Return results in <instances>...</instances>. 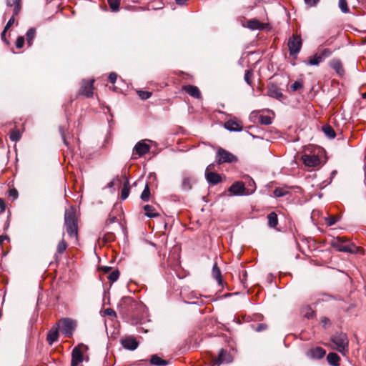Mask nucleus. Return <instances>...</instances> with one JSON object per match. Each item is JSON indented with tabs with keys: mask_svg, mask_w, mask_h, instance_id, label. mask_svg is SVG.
<instances>
[{
	"mask_svg": "<svg viewBox=\"0 0 366 366\" xmlns=\"http://www.w3.org/2000/svg\"><path fill=\"white\" fill-rule=\"evenodd\" d=\"M94 79L83 80L81 82V86L79 90V94L84 95L86 97H90L93 94L94 90Z\"/></svg>",
	"mask_w": 366,
	"mask_h": 366,
	"instance_id": "obj_10",
	"label": "nucleus"
},
{
	"mask_svg": "<svg viewBox=\"0 0 366 366\" xmlns=\"http://www.w3.org/2000/svg\"><path fill=\"white\" fill-rule=\"evenodd\" d=\"M303 163L310 167H317L320 164V159L315 154H304L302 156Z\"/></svg>",
	"mask_w": 366,
	"mask_h": 366,
	"instance_id": "obj_12",
	"label": "nucleus"
},
{
	"mask_svg": "<svg viewBox=\"0 0 366 366\" xmlns=\"http://www.w3.org/2000/svg\"><path fill=\"white\" fill-rule=\"evenodd\" d=\"M195 183V179L189 176H184L182 182V189L184 191H189L192 188V184Z\"/></svg>",
	"mask_w": 366,
	"mask_h": 366,
	"instance_id": "obj_20",
	"label": "nucleus"
},
{
	"mask_svg": "<svg viewBox=\"0 0 366 366\" xmlns=\"http://www.w3.org/2000/svg\"><path fill=\"white\" fill-rule=\"evenodd\" d=\"M324 134L330 139H334L336 136L334 129L330 125H324L322 127Z\"/></svg>",
	"mask_w": 366,
	"mask_h": 366,
	"instance_id": "obj_31",
	"label": "nucleus"
},
{
	"mask_svg": "<svg viewBox=\"0 0 366 366\" xmlns=\"http://www.w3.org/2000/svg\"><path fill=\"white\" fill-rule=\"evenodd\" d=\"M107 1L112 11H117L119 10L120 0H107Z\"/></svg>",
	"mask_w": 366,
	"mask_h": 366,
	"instance_id": "obj_36",
	"label": "nucleus"
},
{
	"mask_svg": "<svg viewBox=\"0 0 366 366\" xmlns=\"http://www.w3.org/2000/svg\"><path fill=\"white\" fill-rule=\"evenodd\" d=\"M205 177L207 181L212 185L217 184L222 182L221 176L215 172L206 171Z\"/></svg>",
	"mask_w": 366,
	"mask_h": 366,
	"instance_id": "obj_17",
	"label": "nucleus"
},
{
	"mask_svg": "<svg viewBox=\"0 0 366 366\" xmlns=\"http://www.w3.org/2000/svg\"><path fill=\"white\" fill-rule=\"evenodd\" d=\"M36 36V29L34 28H31L28 30L26 34V41L28 45L30 46L32 44V41Z\"/></svg>",
	"mask_w": 366,
	"mask_h": 366,
	"instance_id": "obj_32",
	"label": "nucleus"
},
{
	"mask_svg": "<svg viewBox=\"0 0 366 366\" xmlns=\"http://www.w3.org/2000/svg\"><path fill=\"white\" fill-rule=\"evenodd\" d=\"M287 46L290 54L297 58L302 46V40L300 35L292 34L288 39Z\"/></svg>",
	"mask_w": 366,
	"mask_h": 366,
	"instance_id": "obj_4",
	"label": "nucleus"
},
{
	"mask_svg": "<svg viewBox=\"0 0 366 366\" xmlns=\"http://www.w3.org/2000/svg\"><path fill=\"white\" fill-rule=\"evenodd\" d=\"M325 350L320 347L311 348L306 352L307 357L312 360L322 359L325 357Z\"/></svg>",
	"mask_w": 366,
	"mask_h": 366,
	"instance_id": "obj_11",
	"label": "nucleus"
},
{
	"mask_svg": "<svg viewBox=\"0 0 366 366\" xmlns=\"http://www.w3.org/2000/svg\"><path fill=\"white\" fill-rule=\"evenodd\" d=\"M288 192L283 188H276L274 190V195L277 197H281L285 196Z\"/></svg>",
	"mask_w": 366,
	"mask_h": 366,
	"instance_id": "obj_42",
	"label": "nucleus"
},
{
	"mask_svg": "<svg viewBox=\"0 0 366 366\" xmlns=\"http://www.w3.org/2000/svg\"><path fill=\"white\" fill-rule=\"evenodd\" d=\"M362 97L366 99V92L362 94Z\"/></svg>",
	"mask_w": 366,
	"mask_h": 366,
	"instance_id": "obj_63",
	"label": "nucleus"
},
{
	"mask_svg": "<svg viewBox=\"0 0 366 366\" xmlns=\"http://www.w3.org/2000/svg\"><path fill=\"white\" fill-rule=\"evenodd\" d=\"M317 54L318 56L321 57V60L323 61L325 58L331 56L332 51L330 49H324L321 52Z\"/></svg>",
	"mask_w": 366,
	"mask_h": 366,
	"instance_id": "obj_41",
	"label": "nucleus"
},
{
	"mask_svg": "<svg viewBox=\"0 0 366 366\" xmlns=\"http://www.w3.org/2000/svg\"><path fill=\"white\" fill-rule=\"evenodd\" d=\"M212 274L214 279H215L218 284L221 285L222 284V274L219 268L217 263H214L212 267Z\"/></svg>",
	"mask_w": 366,
	"mask_h": 366,
	"instance_id": "obj_23",
	"label": "nucleus"
},
{
	"mask_svg": "<svg viewBox=\"0 0 366 366\" xmlns=\"http://www.w3.org/2000/svg\"><path fill=\"white\" fill-rule=\"evenodd\" d=\"M330 66L337 72L340 76H342L345 74L342 64L339 59H334L331 60L330 62Z\"/></svg>",
	"mask_w": 366,
	"mask_h": 366,
	"instance_id": "obj_18",
	"label": "nucleus"
},
{
	"mask_svg": "<svg viewBox=\"0 0 366 366\" xmlns=\"http://www.w3.org/2000/svg\"><path fill=\"white\" fill-rule=\"evenodd\" d=\"M233 357L232 355L227 350L222 349L217 357H215L212 361V366H219L221 364H228L232 362Z\"/></svg>",
	"mask_w": 366,
	"mask_h": 366,
	"instance_id": "obj_8",
	"label": "nucleus"
},
{
	"mask_svg": "<svg viewBox=\"0 0 366 366\" xmlns=\"http://www.w3.org/2000/svg\"><path fill=\"white\" fill-rule=\"evenodd\" d=\"M224 127L230 132H240L242 130V126L234 120H229L224 123Z\"/></svg>",
	"mask_w": 366,
	"mask_h": 366,
	"instance_id": "obj_19",
	"label": "nucleus"
},
{
	"mask_svg": "<svg viewBox=\"0 0 366 366\" xmlns=\"http://www.w3.org/2000/svg\"><path fill=\"white\" fill-rule=\"evenodd\" d=\"M150 363L153 365L157 366H165L168 365V362L162 359L157 355H154L151 357Z\"/></svg>",
	"mask_w": 366,
	"mask_h": 366,
	"instance_id": "obj_25",
	"label": "nucleus"
},
{
	"mask_svg": "<svg viewBox=\"0 0 366 366\" xmlns=\"http://www.w3.org/2000/svg\"><path fill=\"white\" fill-rule=\"evenodd\" d=\"M14 14H13V16L9 19V20L8 21L6 25L5 26L4 29L5 30H9V28L13 25V24L14 23Z\"/></svg>",
	"mask_w": 366,
	"mask_h": 366,
	"instance_id": "obj_50",
	"label": "nucleus"
},
{
	"mask_svg": "<svg viewBox=\"0 0 366 366\" xmlns=\"http://www.w3.org/2000/svg\"><path fill=\"white\" fill-rule=\"evenodd\" d=\"M250 182L252 183L253 185H254V182L252 179H251Z\"/></svg>",
	"mask_w": 366,
	"mask_h": 366,
	"instance_id": "obj_64",
	"label": "nucleus"
},
{
	"mask_svg": "<svg viewBox=\"0 0 366 366\" xmlns=\"http://www.w3.org/2000/svg\"><path fill=\"white\" fill-rule=\"evenodd\" d=\"M268 225L270 227H275L278 224L277 215L275 212H272L267 215Z\"/></svg>",
	"mask_w": 366,
	"mask_h": 366,
	"instance_id": "obj_28",
	"label": "nucleus"
},
{
	"mask_svg": "<svg viewBox=\"0 0 366 366\" xmlns=\"http://www.w3.org/2000/svg\"><path fill=\"white\" fill-rule=\"evenodd\" d=\"M4 240H9V237L7 235H1L0 236V245L3 243Z\"/></svg>",
	"mask_w": 366,
	"mask_h": 366,
	"instance_id": "obj_59",
	"label": "nucleus"
},
{
	"mask_svg": "<svg viewBox=\"0 0 366 366\" xmlns=\"http://www.w3.org/2000/svg\"><path fill=\"white\" fill-rule=\"evenodd\" d=\"M104 313L108 316H116L115 311L112 308H107L104 310Z\"/></svg>",
	"mask_w": 366,
	"mask_h": 366,
	"instance_id": "obj_53",
	"label": "nucleus"
},
{
	"mask_svg": "<svg viewBox=\"0 0 366 366\" xmlns=\"http://www.w3.org/2000/svg\"><path fill=\"white\" fill-rule=\"evenodd\" d=\"M313 315H314V312H311V313H310V314H307V315H306V316H307V318H311V317H313Z\"/></svg>",
	"mask_w": 366,
	"mask_h": 366,
	"instance_id": "obj_60",
	"label": "nucleus"
},
{
	"mask_svg": "<svg viewBox=\"0 0 366 366\" xmlns=\"http://www.w3.org/2000/svg\"><path fill=\"white\" fill-rule=\"evenodd\" d=\"M21 132L19 129H14L11 130L9 138L12 142H18L21 139Z\"/></svg>",
	"mask_w": 366,
	"mask_h": 366,
	"instance_id": "obj_33",
	"label": "nucleus"
},
{
	"mask_svg": "<svg viewBox=\"0 0 366 366\" xmlns=\"http://www.w3.org/2000/svg\"><path fill=\"white\" fill-rule=\"evenodd\" d=\"M5 203L4 201L0 198V213H2L5 211Z\"/></svg>",
	"mask_w": 366,
	"mask_h": 366,
	"instance_id": "obj_56",
	"label": "nucleus"
},
{
	"mask_svg": "<svg viewBox=\"0 0 366 366\" xmlns=\"http://www.w3.org/2000/svg\"><path fill=\"white\" fill-rule=\"evenodd\" d=\"M253 76V72L251 69H247L245 71L244 74V81L249 84V86H252V78Z\"/></svg>",
	"mask_w": 366,
	"mask_h": 366,
	"instance_id": "obj_38",
	"label": "nucleus"
},
{
	"mask_svg": "<svg viewBox=\"0 0 366 366\" xmlns=\"http://www.w3.org/2000/svg\"><path fill=\"white\" fill-rule=\"evenodd\" d=\"M59 327L55 325L49 331L46 337V340L49 345H51L54 342H56L59 338Z\"/></svg>",
	"mask_w": 366,
	"mask_h": 366,
	"instance_id": "obj_15",
	"label": "nucleus"
},
{
	"mask_svg": "<svg viewBox=\"0 0 366 366\" xmlns=\"http://www.w3.org/2000/svg\"><path fill=\"white\" fill-rule=\"evenodd\" d=\"M237 161V158L231 152L227 150L219 148L217 150V162L219 164L223 163H232L236 162Z\"/></svg>",
	"mask_w": 366,
	"mask_h": 366,
	"instance_id": "obj_7",
	"label": "nucleus"
},
{
	"mask_svg": "<svg viewBox=\"0 0 366 366\" xmlns=\"http://www.w3.org/2000/svg\"><path fill=\"white\" fill-rule=\"evenodd\" d=\"M337 238H340L342 242L345 244H348V243H352L349 239H347V237H337Z\"/></svg>",
	"mask_w": 366,
	"mask_h": 366,
	"instance_id": "obj_57",
	"label": "nucleus"
},
{
	"mask_svg": "<svg viewBox=\"0 0 366 366\" xmlns=\"http://www.w3.org/2000/svg\"><path fill=\"white\" fill-rule=\"evenodd\" d=\"M302 87V83L299 81H295L293 84H291L290 89L292 91L295 92Z\"/></svg>",
	"mask_w": 366,
	"mask_h": 366,
	"instance_id": "obj_43",
	"label": "nucleus"
},
{
	"mask_svg": "<svg viewBox=\"0 0 366 366\" xmlns=\"http://www.w3.org/2000/svg\"><path fill=\"white\" fill-rule=\"evenodd\" d=\"M328 363L332 366H339L340 357L335 352H330L327 356Z\"/></svg>",
	"mask_w": 366,
	"mask_h": 366,
	"instance_id": "obj_24",
	"label": "nucleus"
},
{
	"mask_svg": "<svg viewBox=\"0 0 366 366\" xmlns=\"http://www.w3.org/2000/svg\"><path fill=\"white\" fill-rule=\"evenodd\" d=\"M21 0H7L6 4L8 6H14V14L17 15L21 9Z\"/></svg>",
	"mask_w": 366,
	"mask_h": 366,
	"instance_id": "obj_27",
	"label": "nucleus"
},
{
	"mask_svg": "<svg viewBox=\"0 0 366 366\" xmlns=\"http://www.w3.org/2000/svg\"><path fill=\"white\" fill-rule=\"evenodd\" d=\"M320 323L322 325V327L325 328L327 327L328 326H330L331 325V322H330V319H328L326 317H321Z\"/></svg>",
	"mask_w": 366,
	"mask_h": 366,
	"instance_id": "obj_46",
	"label": "nucleus"
},
{
	"mask_svg": "<svg viewBox=\"0 0 366 366\" xmlns=\"http://www.w3.org/2000/svg\"><path fill=\"white\" fill-rule=\"evenodd\" d=\"M88 349V346L82 343L75 347L71 352V366H79L84 361V353L87 352Z\"/></svg>",
	"mask_w": 366,
	"mask_h": 366,
	"instance_id": "obj_6",
	"label": "nucleus"
},
{
	"mask_svg": "<svg viewBox=\"0 0 366 366\" xmlns=\"http://www.w3.org/2000/svg\"><path fill=\"white\" fill-rule=\"evenodd\" d=\"M339 7L343 13H348L350 11L346 0H339Z\"/></svg>",
	"mask_w": 366,
	"mask_h": 366,
	"instance_id": "obj_40",
	"label": "nucleus"
},
{
	"mask_svg": "<svg viewBox=\"0 0 366 366\" xmlns=\"http://www.w3.org/2000/svg\"><path fill=\"white\" fill-rule=\"evenodd\" d=\"M259 122L261 124L269 125L272 124V119L269 116L261 115L259 117Z\"/></svg>",
	"mask_w": 366,
	"mask_h": 366,
	"instance_id": "obj_37",
	"label": "nucleus"
},
{
	"mask_svg": "<svg viewBox=\"0 0 366 366\" xmlns=\"http://www.w3.org/2000/svg\"><path fill=\"white\" fill-rule=\"evenodd\" d=\"M150 197V189L149 187V185L147 184L142 194H141V199L144 202H148Z\"/></svg>",
	"mask_w": 366,
	"mask_h": 366,
	"instance_id": "obj_35",
	"label": "nucleus"
},
{
	"mask_svg": "<svg viewBox=\"0 0 366 366\" xmlns=\"http://www.w3.org/2000/svg\"><path fill=\"white\" fill-rule=\"evenodd\" d=\"M138 94L139 97L144 100L149 99L152 95V93L147 91H139Z\"/></svg>",
	"mask_w": 366,
	"mask_h": 366,
	"instance_id": "obj_45",
	"label": "nucleus"
},
{
	"mask_svg": "<svg viewBox=\"0 0 366 366\" xmlns=\"http://www.w3.org/2000/svg\"><path fill=\"white\" fill-rule=\"evenodd\" d=\"M129 190H130V185H129V182L128 180H126L124 183V186H123V188L122 189V191H121V199L122 200H125L129 194Z\"/></svg>",
	"mask_w": 366,
	"mask_h": 366,
	"instance_id": "obj_30",
	"label": "nucleus"
},
{
	"mask_svg": "<svg viewBox=\"0 0 366 366\" xmlns=\"http://www.w3.org/2000/svg\"><path fill=\"white\" fill-rule=\"evenodd\" d=\"M182 89L187 92L191 97L200 99L201 98V92L199 88L194 85H185L183 86Z\"/></svg>",
	"mask_w": 366,
	"mask_h": 366,
	"instance_id": "obj_16",
	"label": "nucleus"
},
{
	"mask_svg": "<svg viewBox=\"0 0 366 366\" xmlns=\"http://www.w3.org/2000/svg\"><path fill=\"white\" fill-rule=\"evenodd\" d=\"M122 345L124 348L134 350L138 347V342L132 337H127L122 341Z\"/></svg>",
	"mask_w": 366,
	"mask_h": 366,
	"instance_id": "obj_21",
	"label": "nucleus"
},
{
	"mask_svg": "<svg viewBox=\"0 0 366 366\" xmlns=\"http://www.w3.org/2000/svg\"><path fill=\"white\" fill-rule=\"evenodd\" d=\"M265 328H266V326L264 324H259L256 330L259 332V331H262Z\"/></svg>",
	"mask_w": 366,
	"mask_h": 366,
	"instance_id": "obj_58",
	"label": "nucleus"
},
{
	"mask_svg": "<svg viewBox=\"0 0 366 366\" xmlns=\"http://www.w3.org/2000/svg\"><path fill=\"white\" fill-rule=\"evenodd\" d=\"M59 132L61 133V138L63 139V142H64V144L68 147L69 146V142H67L66 139V137H65V129L63 127H59Z\"/></svg>",
	"mask_w": 366,
	"mask_h": 366,
	"instance_id": "obj_48",
	"label": "nucleus"
},
{
	"mask_svg": "<svg viewBox=\"0 0 366 366\" xmlns=\"http://www.w3.org/2000/svg\"><path fill=\"white\" fill-rule=\"evenodd\" d=\"M100 269L106 274L109 273L112 270V267L109 266H102Z\"/></svg>",
	"mask_w": 366,
	"mask_h": 366,
	"instance_id": "obj_54",
	"label": "nucleus"
},
{
	"mask_svg": "<svg viewBox=\"0 0 366 366\" xmlns=\"http://www.w3.org/2000/svg\"><path fill=\"white\" fill-rule=\"evenodd\" d=\"M228 191L234 195L240 196L244 194H248L252 193L254 191V188L252 189L250 192L244 193L245 187L244 183L242 182H236L229 187Z\"/></svg>",
	"mask_w": 366,
	"mask_h": 366,
	"instance_id": "obj_9",
	"label": "nucleus"
},
{
	"mask_svg": "<svg viewBox=\"0 0 366 366\" xmlns=\"http://www.w3.org/2000/svg\"><path fill=\"white\" fill-rule=\"evenodd\" d=\"M119 277V272L118 269H114L111 272L107 278L112 282L117 281Z\"/></svg>",
	"mask_w": 366,
	"mask_h": 366,
	"instance_id": "obj_39",
	"label": "nucleus"
},
{
	"mask_svg": "<svg viewBox=\"0 0 366 366\" xmlns=\"http://www.w3.org/2000/svg\"><path fill=\"white\" fill-rule=\"evenodd\" d=\"M331 341L335 345V349L342 355L348 352L349 340L344 332H337L331 337Z\"/></svg>",
	"mask_w": 366,
	"mask_h": 366,
	"instance_id": "obj_2",
	"label": "nucleus"
},
{
	"mask_svg": "<svg viewBox=\"0 0 366 366\" xmlns=\"http://www.w3.org/2000/svg\"><path fill=\"white\" fill-rule=\"evenodd\" d=\"M56 325L64 337H71L76 327V322L66 317L59 320Z\"/></svg>",
	"mask_w": 366,
	"mask_h": 366,
	"instance_id": "obj_3",
	"label": "nucleus"
},
{
	"mask_svg": "<svg viewBox=\"0 0 366 366\" xmlns=\"http://www.w3.org/2000/svg\"><path fill=\"white\" fill-rule=\"evenodd\" d=\"M333 248L339 252H349L352 254L357 253L360 247H356L353 243L345 244L340 238H335L331 242Z\"/></svg>",
	"mask_w": 366,
	"mask_h": 366,
	"instance_id": "obj_5",
	"label": "nucleus"
},
{
	"mask_svg": "<svg viewBox=\"0 0 366 366\" xmlns=\"http://www.w3.org/2000/svg\"><path fill=\"white\" fill-rule=\"evenodd\" d=\"M64 227L66 232L70 238L77 239L78 224L76 209L74 207H70L65 210L64 213Z\"/></svg>",
	"mask_w": 366,
	"mask_h": 366,
	"instance_id": "obj_1",
	"label": "nucleus"
},
{
	"mask_svg": "<svg viewBox=\"0 0 366 366\" xmlns=\"http://www.w3.org/2000/svg\"><path fill=\"white\" fill-rule=\"evenodd\" d=\"M24 41H25V40H24V36H19L16 41V48H18V49L22 48L24 44Z\"/></svg>",
	"mask_w": 366,
	"mask_h": 366,
	"instance_id": "obj_47",
	"label": "nucleus"
},
{
	"mask_svg": "<svg viewBox=\"0 0 366 366\" xmlns=\"http://www.w3.org/2000/svg\"><path fill=\"white\" fill-rule=\"evenodd\" d=\"M144 209L145 211V215L149 218L157 217L159 215V213L154 212L155 209L152 205H145Z\"/></svg>",
	"mask_w": 366,
	"mask_h": 366,
	"instance_id": "obj_26",
	"label": "nucleus"
},
{
	"mask_svg": "<svg viewBox=\"0 0 366 366\" xmlns=\"http://www.w3.org/2000/svg\"><path fill=\"white\" fill-rule=\"evenodd\" d=\"M247 27L252 30H262L264 29V24L257 19H250L247 22Z\"/></svg>",
	"mask_w": 366,
	"mask_h": 366,
	"instance_id": "obj_22",
	"label": "nucleus"
},
{
	"mask_svg": "<svg viewBox=\"0 0 366 366\" xmlns=\"http://www.w3.org/2000/svg\"><path fill=\"white\" fill-rule=\"evenodd\" d=\"M306 5L310 7H313L317 5L320 0H304Z\"/></svg>",
	"mask_w": 366,
	"mask_h": 366,
	"instance_id": "obj_49",
	"label": "nucleus"
},
{
	"mask_svg": "<svg viewBox=\"0 0 366 366\" xmlns=\"http://www.w3.org/2000/svg\"><path fill=\"white\" fill-rule=\"evenodd\" d=\"M116 219H117V218H116L115 217H112V219H109L110 223L114 222L116 220Z\"/></svg>",
	"mask_w": 366,
	"mask_h": 366,
	"instance_id": "obj_62",
	"label": "nucleus"
},
{
	"mask_svg": "<svg viewBox=\"0 0 366 366\" xmlns=\"http://www.w3.org/2000/svg\"><path fill=\"white\" fill-rule=\"evenodd\" d=\"M117 79V74L114 72H112L109 75V81L112 84L115 83Z\"/></svg>",
	"mask_w": 366,
	"mask_h": 366,
	"instance_id": "obj_52",
	"label": "nucleus"
},
{
	"mask_svg": "<svg viewBox=\"0 0 366 366\" xmlns=\"http://www.w3.org/2000/svg\"><path fill=\"white\" fill-rule=\"evenodd\" d=\"M267 94L269 97L278 100H280L283 97L281 89L274 84H270L268 86Z\"/></svg>",
	"mask_w": 366,
	"mask_h": 366,
	"instance_id": "obj_14",
	"label": "nucleus"
},
{
	"mask_svg": "<svg viewBox=\"0 0 366 366\" xmlns=\"http://www.w3.org/2000/svg\"><path fill=\"white\" fill-rule=\"evenodd\" d=\"M68 247V244L67 243L65 242V240L64 239H62L57 244V247H56V252L57 253L59 254H63L66 248Z\"/></svg>",
	"mask_w": 366,
	"mask_h": 366,
	"instance_id": "obj_34",
	"label": "nucleus"
},
{
	"mask_svg": "<svg viewBox=\"0 0 366 366\" xmlns=\"http://www.w3.org/2000/svg\"><path fill=\"white\" fill-rule=\"evenodd\" d=\"M322 61L321 57L318 56V54H315L314 56L310 57L307 61H305L304 63L307 65L317 66Z\"/></svg>",
	"mask_w": 366,
	"mask_h": 366,
	"instance_id": "obj_29",
	"label": "nucleus"
},
{
	"mask_svg": "<svg viewBox=\"0 0 366 366\" xmlns=\"http://www.w3.org/2000/svg\"><path fill=\"white\" fill-rule=\"evenodd\" d=\"M6 31H7V30H5V29H4V31H2L1 34V37L2 41L6 42V44H9V41L6 38Z\"/></svg>",
	"mask_w": 366,
	"mask_h": 366,
	"instance_id": "obj_55",
	"label": "nucleus"
},
{
	"mask_svg": "<svg viewBox=\"0 0 366 366\" xmlns=\"http://www.w3.org/2000/svg\"><path fill=\"white\" fill-rule=\"evenodd\" d=\"M134 152L139 157H142L150 151V146L144 141H140L136 144L134 147Z\"/></svg>",
	"mask_w": 366,
	"mask_h": 366,
	"instance_id": "obj_13",
	"label": "nucleus"
},
{
	"mask_svg": "<svg viewBox=\"0 0 366 366\" xmlns=\"http://www.w3.org/2000/svg\"><path fill=\"white\" fill-rule=\"evenodd\" d=\"M325 221L328 226H332L337 222V217H336L335 216H330L325 219Z\"/></svg>",
	"mask_w": 366,
	"mask_h": 366,
	"instance_id": "obj_44",
	"label": "nucleus"
},
{
	"mask_svg": "<svg viewBox=\"0 0 366 366\" xmlns=\"http://www.w3.org/2000/svg\"><path fill=\"white\" fill-rule=\"evenodd\" d=\"M9 197H13V199H16L18 197V192L16 189H11L9 190Z\"/></svg>",
	"mask_w": 366,
	"mask_h": 366,
	"instance_id": "obj_51",
	"label": "nucleus"
},
{
	"mask_svg": "<svg viewBox=\"0 0 366 366\" xmlns=\"http://www.w3.org/2000/svg\"><path fill=\"white\" fill-rule=\"evenodd\" d=\"M242 276H243V278H244V279H246V277H247V272H246V271H244Z\"/></svg>",
	"mask_w": 366,
	"mask_h": 366,
	"instance_id": "obj_61",
	"label": "nucleus"
}]
</instances>
